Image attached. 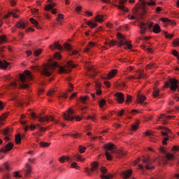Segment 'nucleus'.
Returning a JSON list of instances; mask_svg holds the SVG:
<instances>
[{
	"label": "nucleus",
	"mask_w": 179,
	"mask_h": 179,
	"mask_svg": "<svg viewBox=\"0 0 179 179\" xmlns=\"http://www.w3.org/2000/svg\"><path fill=\"white\" fill-rule=\"evenodd\" d=\"M159 93H160V90L157 88H154V91L152 93L153 97L156 98L157 96H159Z\"/></svg>",
	"instance_id": "35"
},
{
	"label": "nucleus",
	"mask_w": 179,
	"mask_h": 179,
	"mask_svg": "<svg viewBox=\"0 0 179 179\" xmlns=\"http://www.w3.org/2000/svg\"><path fill=\"white\" fill-rule=\"evenodd\" d=\"M104 19H106L105 16L100 14H97L94 17V20L98 22V23H103V22H104Z\"/></svg>",
	"instance_id": "20"
},
{
	"label": "nucleus",
	"mask_w": 179,
	"mask_h": 179,
	"mask_svg": "<svg viewBox=\"0 0 179 179\" xmlns=\"http://www.w3.org/2000/svg\"><path fill=\"white\" fill-rule=\"evenodd\" d=\"M139 113V111L136 110H132L131 111V113L132 114V115H136V114H138Z\"/></svg>",
	"instance_id": "63"
},
{
	"label": "nucleus",
	"mask_w": 179,
	"mask_h": 179,
	"mask_svg": "<svg viewBox=\"0 0 179 179\" xmlns=\"http://www.w3.org/2000/svg\"><path fill=\"white\" fill-rule=\"evenodd\" d=\"M99 170L101 171V179H110L113 178V175L108 173V170H107V168L104 166H100Z\"/></svg>",
	"instance_id": "10"
},
{
	"label": "nucleus",
	"mask_w": 179,
	"mask_h": 179,
	"mask_svg": "<svg viewBox=\"0 0 179 179\" xmlns=\"http://www.w3.org/2000/svg\"><path fill=\"white\" fill-rule=\"evenodd\" d=\"M31 23H32V24H34V26H37V24H38V22H37V20H34V18H30L29 19Z\"/></svg>",
	"instance_id": "53"
},
{
	"label": "nucleus",
	"mask_w": 179,
	"mask_h": 179,
	"mask_svg": "<svg viewBox=\"0 0 179 179\" xmlns=\"http://www.w3.org/2000/svg\"><path fill=\"white\" fill-rule=\"evenodd\" d=\"M106 44H108V45H110V47H114V45H116L117 41H110V43H106Z\"/></svg>",
	"instance_id": "54"
},
{
	"label": "nucleus",
	"mask_w": 179,
	"mask_h": 179,
	"mask_svg": "<svg viewBox=\"0 0 179 179\" xmlns=\"http://www.w3.org/2000/svg\"><path fill=\"white\" fill-rule=\"evenodd\" d=\"M146 68L148 69H152V68H155V64L151 63V64L147 65Z\"/></svg>",
	"instance_id": "60"
},
{
	"label": "nucleus",
	"mask_w": 179,
	"mask_h": 179,
	"mask_svg": "<svg viewBox=\"0 0 179 179\" xmlns=\"http://www.w3.org/2000/svg\"><path fill=\"white\" fill-rule=\"evenodd\" d=\"M31 117L32 118H34V120H38V121H39V122H48L49 121H52V122H55V124H59V122L57 120H55V118H54V116H41L40 115H36V113H31Z\"/></svg>",
	"instance_id": "5"
},
{
	"label": "nucleus",
	"mask_w": 179,
	"mask_h": 179,
	"mask_svg": "<svg viewBox=\"0 0 179 179\" xmlns=\"http://www.w3.org/2000/svg\"><path fill=\"white\" fill-rule=\"evenodd\" d=\"M101 166L98 164V162H94L91 163V171L94 173V171H97L99 169H100Z\"/></svg>",
	"instance_id": "18"
},
{
	"label": "nucleus",
	"mask_w": 179,
	"mask_h": 179,
	"mask_svg": "<svg viewBox=\"0 0 179 179\" xmlns=\"http://www.w3.org/2000/svg\"><path fill=\"white\" fill-rule=\"evenodd\" d=\"M174 160V155L167 153L164 157L162 158V162L164 164H166L169 162H173Z\"/></svg>",
	"instance_id": "14"
},
{
	"label": "nucleus",
	"mask_w": 179,
	"mask_h": 179,
	"mask_svg": "<svg viewBox=\"0 0 179 179\" xmlns=\"http://www.w3.org/2000/svg\"><path fill=\"white\" fill-rule=\"evenodd\" d=\"M55 58H56V59H61V54H59V52H56L55 54Z\"/></svg>",
	"instance_id": "57"
},
{
	"label": "nucleus",
	"mask_w": 179,
	"mask_h": 179,
	"mask_svg": "<svg viewBox=\"0 0 179 179\" xmlns=\"http://www.w3.org/2000/svg\"><path fill=\"white\" fill-rule=\"evenodd\" d=\"M76 66V64H73L72 61L67 62L66 65L64 66H59L58 63L54 62L52 64H44L41 68L38 66H31V69H32V71H40L42 76H51L55 68L59 69V73H69L71 71V68H75Z\"/></svg>",
	"instance_id": "1"
},
{
	"label": "nucleus",
	"mask_w": 179,
	"mask_h": 179,
	"mask_svg": "<svg viewBox=\"0 0 179 179\" xmlns=\"http://www.w3.org/2000/svg\"><path fill=\"white\" fill-rule=\"evenodd\" d=\"M146 100V96L142 94L138 95V101L140 104H143V102Z\"/></svg>",
	"instance_id": "27"
},
{
	"label": "nucleus",
	"mask_w": 179,
	"mask_h": 179,
	"mask_svg": "<svg viewBox=\"0 0 179 179\" xmlns=\"http://www.w3.org/2000/svg\"><path fill=\"white\" fill-rule=\"evenodd\" d=\"M132 174V169L126 170L120 173L121 177L122 178L127 179L131 177V175Z\"/></svg>",
	"instance_id": "17"
},
{
	"label": "nucleus",
	"mask_w": 179,
	"mask_h": 179,
	"mask_svg": "<svg viewBox=\"0 0 179 179\" xmlns=\"http://www.w3.org/2000/svg\"><path fill=\"white\" fill-rule=\"evenodd\" d=\"M55 3H51L46 5L44 9H45V10L48 12V10H51V9H52V8H55Z\"/></svg>",
	"instance_id": "28"
},
{
	"label": "nucleus",
	"mask_w": 179,
	"mask_h": 179,
	"mask_svg": "<svg viewBox=\"0 0 179 179\" xmlns=\"http://www.w3.org/2000/svg\"><path fill=\"white\" fill-rule=\"evenodd\" d=\"M117 71L115 69H113L110 72L108 73L107 75L106 79H112V78H114L117 75Z\"/></svg>",
	"instance_id": "25"
},
{
	"label": "nucleus",
	"mask_w": 179,
	"mask_h": 179,
	"mask_svg": "<svg viewBox=\"0 0 179 179\" xmlns=\"http://www.w3.org/2000/svg\"><path fill=\"white\" fill-rule=\"evenodd\" d=\"M145 135H146V136H150V141H153V136H154L153 132H152V131H146L145 132Z\"/></svg>",
	"instance_id": "39"
},
{
	"label": "nucleus",
	"mask_w": 179,
	"mask_h": 179,
	"mask_svg": "<svg viewBox=\"0 0 179 179\" xmlns=\"http://www.w3.org/2000/svg\"><path fill=\"white\" fill-rule=\"evenodd\" d=\"M87 120H92V121H96V115H90L87 117Z\"/></svg>",
	"instance_id": "55"
},
{
	"label": "nucleus",
	"mask_w": 179,
	"mask_h": 179,
	"mask_svg": "<svg viewBox=\"0 0 179 179\" xmlns=\"http://www.w3.org/2000/svg\"><path fill=\"white\" fill-rule=\"evenodd\" d=\"M36 125L35 124H31L30 125V127H29V126H25L24 127V131H29V128L31 129V131H34V129H36Z\"/></svg>",
	"instance_id": "32"
},
{
	"label": "nucleus",
	"mask_w": 179,
	"mask_h": 179,
	"mask_svg": "<svg viewBox=\"0 0 179 179\" xmlns=\"http://www.w3.org/2000/svg\"><path fill=\"white\" fill-rule=\"evenodd\" d=\"M10 15H13V16L14 17H17V15H16V14H15L13 12H9L7 15H5L3 16L4 19H8V17H9L10 16Z\"/></svg>",
	"instance_id": "40"
},
{
	"label": "nucleus",
	"mask_w": 179,
	"mask_h": 179,
	"mask_svg": "<svg viewBox=\"0 0 179 179\" xmlns=\"http://www.w3.org/2000/svg\"><path fill=\"white\" fill-rule=\"evenodd\" d=\"M76 159H77V160H78V162H85V160H86V158L85 157H82V155H76L75 156Z\"/></svg>",
	"instance_id": "36"
},
{
	"label": "nucleus",
	"mask_w": 179,
	"mask_h": 179,
	"mask_svg": "<svg viewBox=\"0 0 179 179\" xmlns=\"http://www.w3.org/2000/svg\"><path fill=\"white\" fill-rule=\"evenodd\" d=\"M117 38L119 40V43H117V45L119 47H122V45H127L129 50H131L132 45L128 43V41L125 38V37H124L122 34H121V33H117Z\"/></svg>",
	"instance_id": "7"
},
{
	"label": "nucleus",
	"mask_w": 179,
	"mask_h": 179,
	"mask_svg": "<svg viewBox=\"0 0 179 179\" xmlns=\"http://www.w3.org/2000/svg\"><path fill=\"white\" fill-rule=\"evenodd\" d=\"M161 129H163V131L161 132L162 136H164V140L162 141L163 145H167V141H169L168 135L170 132V129L166 128V127H160Z\"/></svg>",
	"instance_id": "11"
},
{
	"label": "nucleus",
	"mask_w": 179,
	"mask_h": 179,
	"mask_svg": "<svg viewBox=\"0 0 179 179\" xmlns=\"http://www.w3.org/2000/svg\"><path fill=\"white\" fill-rule=\"evenodd\" d=\"M64 48L66 49L67 51H71V50H72V47H71V45L69 43H65Z\"/></svg>",
	"instance_id": "50"
},
{
	"label": "nucleus",
	"mask_w": 179,
	"mask_h": 179,
	"mask_svg": "<svg viewBox=\"0 0 179 179\" xmlns=\"http://www.w3.org/2000/svg\"><path fill=\"white\" fill-rule=\"evenodd\" d=\"M158 118H159V121H161L162 124H163L164 125H166V124H167V120H173V118H176V116H171V115L166 116L165 114H162Z\"/></svg>",
	"instance_id": "12"
},
{
	"label": "nucleus",
	"mask_w": 179,
	"mask_h": 179,
	"mask_svg": "<svg viewBox=\"0 0 179 179\" xmlns=\"http://www.w3.org/2000/svg\"><path fill=\"white\" fill-rule=\"evenodd\" d=\"M65 160L66 162H72V158L69 156L62 155L61 157L59 158V162L60 163H65Z\"/></svg>",
	"instance_id": "19"
},
{
	"label": "nucleus",
	"mask_w": 179,
	"mask_h": 179,
	"mask_svg": "<svg viewBox=\"0 0 179 179\" xmlns=\"http://www.w3.org/2000/svg\"><path fill=\"white\" fill-rule=\"evenodd\" d=\"M88 99H89L88 96H80V98L81 103H83V104H86V102L87 101Z\"/></svg>",
	"instance_id": "34"
},
{
	"label": "nucleus",
	"mask_w": 179,
	"mask_h": 179,
	"mask_svg": "<svg viewBox=\"0 0 179 179\" xmlns=\"http://www.w3.org/2000/svg\"><path fill=\"white\" fill-rule=\"evenodd\" d=\"M62 19H64V15H62V14H59V15H57V22H58L59 23H60V24H61V20H62Z\"/></svg>",
	"instance_id": "49"
},
{
	"label": "nucleus",
	"mask_w": 179,
	"mask_h": 179,
	"mask_svg": "<svg viewBox=\"0 0 179 179\" xmlns=\"http://www.w3.org/2000/svg\"><path fill=\"white\" fill-rule=\"evenodd\" d=\"M82 10V6H79L76 8V12L79 13Z\"/></svg>",
	"instance_id": "62"
},
{
	"label": "nucleus",
	"mask_w": 179,
	"mask_h": 179,
	"mask_svg": "<svg viewBox=\"0 0 179 179\" xmlns=\"http://www.w3.org/2000/svg\"><path fill=\"white\" fill-rule=\"evenodd\" d=\"M87 24H88L90 27H91V29H94V27H97V26L99 25L97 23L93 22L92 21H88L87 22Z\"/></svg>",
	"instance_id": "30"
},
{
	"label": "nucleus",
	"mask_w": 179,
	"mask_h": 179,
	"mask_svg": "<svg viewBox=\"0 0 179 179\" xmlns=\"http://www.w3.org/2000/svg\"><path fill=\"white\" fill-rule=\"evenodd\" d=\"M142 162L146 170H153V169H155V166L152 164L150 157L143 156L142 158Z\"/></svg>",
	"instance_id": "9"
},
{
	"label": "nucleus",
	"mask_w": 179,
	"mask_h": 179,
	"mask_svg": "<svg viewBox=\"0 0 179 179\" xmlns=\"http://www.w3.org/2000/svg\"><path fill=\"white\" fill-rule=\"evenodd\" d=\"M85 173H87V176H92V171L89 169V168H85Z\"/></svg>",
	"instance_id": "58"
},
{
	"label": "nucleus",
	"mask_w": 179,
	"mask_h": 179,
	"mask_svg": "<svg viewBox=\"0 0 179 179\" xmlns=\"http://www.w3.org/2000/svg\"><path fill=\"white\" fill-rule=\"evenodd\" d=\"M115 96L116 97V101L119 104H122L124 101H125V97L124 96V94L122 92H116L115 94Z\"/></svg>",
	"instance_id": "13"
},
{
	"label": "nucleus",
	"mask_w": 179,
	"mask_h": 179,
	"mask_svg": "<svg viewBox=\"0 0 179 179\" xmlns=\"http://www.w3.org/2000/svg\"><path fill=\"white\" fill-rule=\"evenodd\" d=\"M104 106H106V100L101 99V101H99V107L101 108H103V107H104Z\"/></svg>",
	"instance_id": "46"
},
{
	"label": "nucleus",
	"mask_w": 179,
	"mask_h": 179,
	"mask_svg": "<svg viewBox=\"0 0 179 179\" xmlns=\"http://www.w3.org/2000/svg\"><path fill=\"white\" fill-rule=\"evenodd\" d=\"M173 45H179V39L173 41Z\"/></svg>",
	"instance_id": "64"
},
{
	"label": "nucleus",
	"mask_w": 179,
	"mask_h": 179,
	"mask_svg": "<svg viewBox=\"0 0 179 179\" xmlns=\"http://www.w3.org/2000/svg\"><path fill=\"white\" fill-rule=\"evenodd\" d=\"M40 54H41V49H38L34 50V55L35 57H38V55H40Z\"/></svg>",
	"instance_id": "45"
},
{
	"label": "nucleus",
	"mask_w": 179,
	"mask_h": 179,
	"mask_svg": "<svg viewBox=\"0 0 179 179\" xmlns=\"http://www.w3.org/2000/svg\"><path fill=\"white\" fill-rule=\"evenodd\" d=\"M153 22H149L148 24H146L145 22H141L139 24V27L141 29L140 33L141 34H145L146 33V30L148 27L150 30H152V31L155 34H159L160 31H162V29H160V26L157 24H155Z\"/></svg>",
	"instance_id": "3"
},
{
	"label": "nucleus",
	"mask_w": 179,
	"mask_h": 179,
	"mask_svg": "<svg viewBox=\"0 0 179 179\" xmlns=\"http://www.w3.org/2000/svg\"><path fill=\"white\" fill-rule=\"evenodd\" d=\"M147 3L149 6H155V5H156V1L154 0H150Z\"/></svg>",
	"instance_id": "51"
},
{
	"label": "nucleus",
	"mask_w": 179,
	"mask_h": 179,
	"mask_svg": "<svg viewBox=\"0 0 179 179\" xmlns=\"http://www.w3.org/2000/svg\"><path fill=\"white\" fill-rule=\"evenodd\" d=\"M94 47H96V43L90 42L89 45L84 49L85 52H89Z\"/></svg>",
	"instance_id": "21"
},
{
	"label": "nucleus",
	"mask_w": 179,
	"mask_h": 179,
	"mask_svg": "<svg viewBox=\"0 0 179 179\" xmlns=\"http://www.w3.org/2000/svg\"><path fill=\"white\" fill-rule=\"evenodd\" d=\"M20 80L21 82V87L22 89H27L29 87V80H33V75L29 71H25L23 74H20Z\"/></svg>",
	"instance_id": "4"
},
{
	"label": "nucleus",
	"mask_w": 179,
	"mask_h": 179,
	"mask_svg": "<svg viewBox=\"0 0 179 179\" xmlns=\"http://www.w3.org/2000/svg\"><path fill=\"white\" fill-rule=\"evenodd\" d=\"M25 167V177H29L30 176V174H31V166H30L29 164H27Z\"/></svg>",
	"instance_id": "23"
},
{
	"label": "nucleus",
	"mask_w": 179,
	"mask_h": 179,
	"mask_svg": "<svg viewBox=\"0 0 179 179\" xmlns=\"http://www.w3.org/2000/svg\"><path fill=\"white\" fill-rule=\"evenodd\" d=\"M178 80L176 78H170L169 82L165 83V87H169L171 90L175 92L178 89Z\"/></svg>",
	"instance_id": "8"
},
{
	"label": "nucleus",
	"mask_w": 179,
	"mask_h": 179,
	"mask_svg": "<svg viewBox=\"0 0 179 179\" xmlns=\"http://www.w3.org/2000/svg\"><path fill=\"white\" fill-rule=\"evenodd\" d=\"M132 100V96L129 94L127 95L126 103H129Z\"/></svg>",
	"instance_id": "56"
},
{
	"label": "nucleus",
	"mask_w": 179,
	"mask_h": 179,
	"mask_svg": "<svg viewBox=\"0 0 179 179\" xmlns=\"http://www.w3.org/2000/svg\"><path fill=\"white\" fill-rule=\"evenodd\" d=\"M79 55V51L78 50H73L71 51V53L70 54V55Z\"/></svg>",
	"instance_id": "59"
},
{
	"label": "nucleus",
	"mask_w": 179,
	"mask_h": 179,
	"mask_svg": "<svg viewBox=\"0 0 179 179\" xmlns=\"http://www.w3.org/2000/svg\"><path fill=\"white\" fill-rule=\"evenodd\" d=\"M3 134L6 136H10V130L9 129H6L3 130Z\"/></svg>",
	"instance_id": "41"
},
{
	"label": "nucleus",
	"mask_w": 179,
	"mask_h": 179,
	"mask_svg": "<svg viewBox=\"0 0 179 179\" xmlns=\"http://www.w3.org/2000/svg\"><path fill=\"white\" fill-rule=\"evenodd\" d=\"M0 43H6V36L5 35L0 36Z\"/></svg>",
	"instance_id": "44"
},
{
	"label": "nucleus",
	"mask_w": 179,
	"mask_h": 179,
	"mask_svg": "<svg viewBox=\"0 0 179 179\" xmlns=\"http://www.w3.org/2000/svg\"><path fill=\"white\" fill-rule=\"evenodd\" d=\"M117 115H118L119 117H122V115H125L126 118H129V120H131V118L128 115H127V112L124 109H122L121 110H119L117 113Z\"/></svg>",
	"instance_id": "24"
},
{
	"label": "nucleus",
	"mask_w": 179,
	"mask_h": 179,
	"mask_svg": "<svg viewBox=\"0 0 179 179\" xmlns=\"http://www.w3.org/2000/svg\"><path fill=\"white\" fill-rule=\"evenodd\" d=\"M40 145H41V148H48V146H50V143H45V142H41Z\"/></svg>",
	"instance_id": "42"
},
{
	"label": "nucleus",
	"mask_w": 179,
	"mask_h": 179,
	"mask_svg": "<svg viewBox=\"0 0 179 179\" xmlns=\"http://www.w3.org/2000/svg\"><path fill=\"white\" fill-rule=\"evenodd\" d=\"M8 65H9V63H8V62L5 60L3 61L0 60V68H1L2 69H6Z\"/></svg>",
	"instance_id": "26"
},
{
	"label": "nucleus",
	"mask_w": 179,
	"mask_h": 179,
	"mask_svg": "<svg viewBox=\"0 0 179 179\" xmlns=\"http://www.w3.org/2000/svg\"><path fill=\"white\" fill-rule=\"evenodd\" d=\"M63 118L66 121H73L76 118V121H81L82 117H75L73 116V110L72 109H69L66 113H63Z\"/></svg>",
	"instance_id": "6"
},
{
	"label": "nucleus",
	"mask_w": 179,
	"mask_h": 179,
	"mask_svg": "<svg viewBox=\"0 0 179 179\" xmlns=\"http://www.w3.org/2000/svg\"><path fill=\"white\" fill-rule=\"evenodd\" d=\"M125 2H127V0H120V5L116 4L115 5V6H116V8H118V9L123 10V12H127L128 9L127 8V7H125V6H124V3H125Z\"/></svg>",
	"instance_id": "15"
},
{
	"label": "nucleus",
	"mask_w": 179,
	"mask_h": 179,
	"mask_svg": "<svg viewBox=\"0 0 179 179\" xmlns=\"http://www.w3.org/2000/svg\"><path fill=\"white\" fill-rule=\"evenodd\" d=\"M163 33L165 36V38H173V37H174V34H169L167 31H164Z\"/></svg>",
	"instance_id": "33"
},
{
	"label": "nucleus",
	"mask_w": 179,
	"mask_h": 179,
	"mask_svg": "<svg viewBox=\"0 0 179 179\" xmlns=\"http://www.w3.org/2000/svg\"><path fill=\"white\" fill-rule=\"evenodd\" d=\"M70 136H71L72 138H79L80 136V134L77 133V132L72 133V134H70Z\"/></svg>",
	"instance_id": "47"
},
{
	"label": "nucleus",
	"mask_w": 179,
	"mask_h": 179,
	"mask_svg": "<svg viewBox=\"0 0 179 179\" xmlns=\"http://www.w3.org/2000/svg\"><path fill=\"white\" fill-rule=\"evenodd\" d=\"M86 150V148L83 147L82 145L79 146V152L80 153H85V151Z\"/></svg>",
	"instance_id": "52"
},
{
	"label": "nucleus",
	"mask_w": 179,
	"mask_h": 179,
	"mask_svg": "<svg viewBox=\"0 0 179 179\" xmlns=\"http://www.w3.org/2000/svg\"><path fill=\"white\" fill-rule=\"evenodd\" d=\"M88 72H94L96 70L94 69V67L93 66H89L87 68Z\"/></svg>",
	"instance_id": "61"
},
{
	"label": "nucleus",
	"mask_w": 179,
	"mask_h": 179,
	"mask_svg": "<svg viewBox=\"0 0 179 179\" xmlns=\"http://www.w3.org/2000/svg\"><path fill=\"white\" fill-rule=\"evenodd\" d=\"M138 128H139V122H136L135 124H131V131H137Z\"/></svg>",
	"instance_id": "31"
},
{
	"label": "nucleus",
	"mask_w": 179,
	"mask_h": 179,
	"mask_svg": "<svg viewBox=\"0 0 179 179\" xmlns=\"http://www.w3.org/2000/svg\"><path fill=\"white\" fill-rule=\"evenodd\" d=\"M71 167L72 169H76V170H79V169H80V167L78 166V163L76 162H73L71 164Z\"/></svg>",
	"instance_id": "43"
},
{
	"label": "nucleus",
	"mask_w": 179,
	"mask_h": 179,
	"mask_svg": "<svg viewBox=\"0 0 179 179\" xmlns=\"http://www.w3.org/2000/svg\"><path fill=\"white\" fill-rule=\"evenodd\" d=\"M51 50H54V48H57V50H59V51H62L64 50V47L62 45H59V43L55 42L54 45H50Z\"/></svg>",
	"instance_id": "22"
},
{
	"label": "nucleus",
	"mask_w": 179,
	"mask_h": 179,
	"mask_svg": "<svg viewBox=\"0 0 179 179\" xmlns=\"http://www.w3.org/2000/svg\"><path fill=\"white\" fill-rule=\"evenodd\" d=\"M16 27L18 29H26V23L23 22H17L16 24Z\"/></svg>",
	"instance_id": "29"
},
{
	"label": "nucleus",
	"mask_w": 179,
	"mask_h": 179,
	"mask_svg": "<svg viewBox=\"0 0 179 179\" xmlns=\"http://www.w3.org/2000/svg\"><path fill=\"white\" fill-rule=\"evenodd\" d=\"M103 149H106L105 156H106L107 160H113L112 153H115V156L118 159L121 157H125L127 152L122 150H116L114 148V144L113 143H106L103 145Z\"/></svg>",
	"instance_id": "2"
},
{
	"label": "nucleus",
	"mask_w": 179,
	"mask_h": 179,
	"mask_svg": "<svg viewBox=\"0 0 179 179\" xmlns=\"http://www.w3.org/2000/svg\"><path fill=\"white\" fill-rule=\"evenodd\" d=\"M143 78V70H139L138 71V76L137 79H142Z\"/></svg>",
	"instance_id": "48"
},
{
	"label": "nucleus",
	"mask_w": 179,
	"mask_h": 179,
	"mask_svg": "<svg viewBox=\"0 0 179 179\" xmlns=\"http://www.w3.org/2000/svg\"><path fill=\"white\" fill-rule=\"evenodd\" d=\"M12 149H13V143H8L3 148L1 149V152H3L4 153H6V152H9L10 150H12Z\"/></svg>",
	"instance_id": "16"
},
{
	"label": "nucleus",
	"mask_w": 179,
	"mask_h": 179,
	"mask_svg": "<svg viewBox=\"0 0 179 179\" xmlns=\"http://www.w3.org/2000/svg\"><path fill=\"white\" fill-rule=\"evenodd\" d=\"M22 142V137L20 136V134H17L15 136V143L19 145Z\"/></svg>",
	"instance_id": "38"
},
{
	"label": "nucleus",
	"mask_w": 179,
	"mask_h": 179,
	"mask_svg": "<svg viewBox=\"0 0 179 179\" xmlns=\"http://www.w3.org/2000/svg\"><path fill=\"white\" fill-rule=\"evenodd\" d=\"M6 120V115L5 114H3L1 116H0V126L3 125V121Z\"/></svg>",
	"instance_id": "37"
}]
</instances>
